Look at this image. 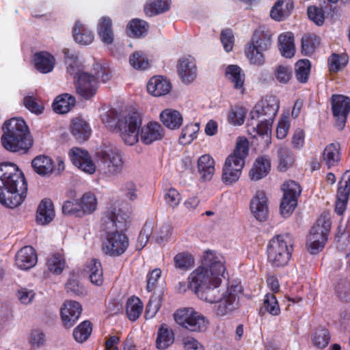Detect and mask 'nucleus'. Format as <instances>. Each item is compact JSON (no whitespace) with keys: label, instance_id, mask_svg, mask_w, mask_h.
<instances>
[{"label":"nucleus","instance_id":"f257e3e1","mask_svg":"<svg viewBox=\"0 0 350 350\" xmlns=\"http://www.w3.org/2000/svg\"><path fill=\"white\" fill-rule=\"evenodd\" d=\"M104 122L113 132L119 133L124 142L129 146L135 144L139 139L144 144L150 145L165 136V129L157 122H149L142 126V119L137 111H131L125 116H116L110 112L106 115Z\"/></svg>","mask_w":350,"mask_h":350},{"label":"nucleus","instance_id":"f03ea898","mask_svg":"<svg viewBox=\"0 0 350 350\" xmlns=\"http://www.w3.org/2000/svg\"><path fill=\"white\" fill-rule=\"evenodd\" d=\"M27 193V183L22 171L11 162L0 163V203L14 208L25 200Z\"/></svg>","mask_w":350,"mask_h":350},{"label":"nucleus","instance_id":"7ed1b4c3","mask_svg":"<svg viewBox=\"0 0 350 350\" xmlns=\"http://www.w3.org/2000/svg\"><path fill=\"white\" fill-rule=\"evenodd\" d=\"M101 228L105 232L102 243L103 252L110 256L123 254L129 245L126 230V219L119 213L116 208L107 209L102 217Z\"/></svg>","mask_w":350,"mask_h":350},{"label":"nucleus","instance_id":"20e7f679","mask_svg":"<svg viewBox=\"0 0 350 350\" xmlns=\"http://www.w3.org/2000/svg\"><path fill=\"white\" fill-rule=\"evenodd\" d=\"M1 137L3 147L11 152L26 154L33 146V139L29 127L22 118L6 120L2 127Z\"/></svg>","mask_w":350,"mask_h":350},{"label":"nucleus","instance_id":"39448f33","mask_svg":"<svg viewBox=\"0 0 350 350\" xmlns=\"http://www.w3.org/2000/svg\"><path fill=\"white\" fill-rule=\"evenodd\" d=\"M279 109V103L275 96H267L256 104L251 111V119L247 124L249 134L254 137L257 135L268 136Z\"/></svg>","mask_w":350,"mask_h":350},{"label":"nucleus","instance_id":"423d86ee","mask_svg":"<svg viewBox=\"0 0 350 350\" xmlns=\"http://www.w3.org/2000/svg\"><path fill=\"white\" fill-rule=\"evenodd\" d=\"M248 153L247 139L239 137L233 152L226 159L223 166L221 180L225 185H231L239 180Z\"/></svg>","mask_w":350,"mask_h":350},{"label":"nucleus","instance_id":"0eeeda50","mask_svg":"<svg viewBox=\"0 0 350 350\" xmlns=\"http://www.w3.org/2000/svg\"><path fill=\"white\" fill-rule=\"evenodd\" d=\"M294 241L288 234L272 237L267 246V262L275 269L288 265L293 254Z\"/></svg>","mask_w":350,"mask_h":350},{"label":"nucleus","instance_id":"6e6552de","mask_svg":"<svg viewBox=\"0 0 350 350\" xmlns=\"http://www.w3.org/2000/svg\"><path fill=\"white\" fill-rule=\"evenodd\" d=\"M271 44L272 33L267 27L260 26L255 29L245 50L250 64L262 66L265 62L263 53L269 50Z\"/></svg>","mask_w":350,"mask_h":350},{"label":"nucleus","instance_id":"1a4fd4ad","mask_svg":"<svg viewBox=\"0 0 350 350\" xmlns=\"http://www.w3.org/2000/svg\"><path fill=\"white\" fill-rule=\"evenodd\" d=\"M223 263L215 253L206 251L204 255L203 264L204 267H199L193 271L189 278L188 287L196 294L200 293L207 286H210L216 276L211 269L217 263Z\"/></svg>","mask_w":350,"mask_h":350},{"label":"nucleus","instance_id":"9d476101","mask_svg":"<svg viewBox=\"0 0 350 350\" xmlns=\"http://www.w3.org/2000/svg\"><path fill=\"white\" fill-rule=\"evenodd\" d=\"M96 156L100 171L106 176L111 177L121 173L124 162L117 150L102 149Z\"/></svg>","mask_w":350,"mask_h":350},{"label":"nucleus","instance_id":"9b49d317","mask_svg":"<svg viewBox=\"0 0 350 350\" xmlns=\"http://www.w3.org/2000/svg\"><path fill=\"white\" fill-rule=\"evenodd\" d=\"M174 318L178 325L190 332H203L208 325L205 317L190 308L177 310Z\"/></svg>","mask_w":350,"mask_h":350},{"label":"nucleus","instance_id":"f8f14e48","mask_svg":"<svg viewBox=\"0 0 350 350\" xmlns=\"http://www.w3.org/2000/svg\"><path fill=\"white\" fill-rule=\"evenodd\" d=\"M67 70L76 79V92L80 96L85 100H90L96 94L98 84L92 74L82 71L75 72L72 64L68 66Z\"/></svg>","mask_w":350,"mask_h":350},{"label":"nucleus","instance_id":"ddd939ff","mask_svg":"<svg viewBox=\"0 0 350 350\" xmlns=\"http://www.w3.org/2000/svg\"><path fill=\"white\" fill-rule=\"evenodd\" d=\"M331 229V221L321 217L312 227L310 232L309 252L312 254L319 253L324 247Z\"/></svg>","mask_w":350,"mask_h":350},{"label":"nucleus","instance_id":"4468645a","mask_svg":"<svg viewBox=\"0 0 350 350\" xmlns=\"http://www.w3.org/2000/svg\"><path fill=\"white\" fill-rule=\"evenodd\" d=\"M284 194L280 204V213L284 217H288L297 206V200L301 194V186L294 180L284 184Z\"/></svg>","mask_w":350,"mask_h":350},{"label":"nucleus","instance_id":"2eb2a0df","mask_svg":"<svg viewBox=\"0 0 350 350\" xmlns=\"http://www.w3.org/2000/svg\"><path fill=\"white\" fill-rule=\"evenodd\" d=\"M211 267V270L214 271L213 273L216 276L213 277L210 286H207L206 289H204L198 295L205 301L215 304L216 301H218L219 299H221L225 293V291H221L219 287L221 283V276L223 275L226 269L223 263L217 262L215 265Z\"/></svg>","mask_w":350,"mask_h":350},{"label":"nucleus","instance_id":"dca6fc26","mask_svg":"<svg viewBox=\"0 0 350 350\" xmlns=\"http://www.w3.org/2000/svg\"><path fill=\"white\" fill-rule=\"evenodd\" d=\"M332 110L336 125L340 129H342L350 112V98L341 94H334L332 96Z\"/></svg>","mask_w":350,"mask_h":350},{"label":"nucleus","instance_id":"f3484780","mask_svg":"<svg viewBox=\"0 0 350 350\" xmlns=\"http://www.w3.org/2000/svg\"><path fill=\"white\" fill-rule=\"evenodd\" d=\"M68 155L72 164L81 171L88 174L96 172V166L88 151L75 147L70 150Z\"/></svg>","mask_w":350,"mask_h":350},{"label":"nucleus","instance_id":"a211bd4d","mask_svg":"<svg viewBox=\"0 0 350 350\" xmlns=\"http://www.w3.org/2000/svg\"><path fill=\"white\" fill-rule=\"evenodd\" d=\"M239 307V299L237 293L232 289L225 290L221 299L215 303L213 310L218 317L228 315L237 309Z\"/></svg>","mask_w":350,"mask_h":350},{"label":"nucleus","instance_id":"6ab92c4d","mask_svg":"<svg viewBox=\"0 0 350 350\" xmlns=\"http://www.w3.org/2000/svg\"><path fill=\"white\" fill-rule=\"evenodd\" d=\"M177 72L185 83L194 81L197 77V67L194 57L191 55H185L180 58L177 64Z\"/></svg>","mask_w":350,"mask_h":350},{"label":"nucleus","instance_id":"aec40b11","mask_svg":"<svg viewBox=\"0 0 350 350\" xmlns=\"http://www.w3.org/2000/svg\"><path fill=\"white\" fill-rule=\"evenodd\" d=\"M81 312L82 307L79 302L66 301L61 308V317L64 326L66 328L72 327L81 316Z\"/></svg>","mask_w":350,"mask_h":350},{"label":"nucleus","instance_id":"412c9836","mask_svg":"<svg viewBox=\"0 0 350 350\" xmlns=\"http://www.w3.org/2000/svg\"><path fill=\"white\" fill-rule=\"evenodd\" d=\"M250 210L258 221L266 220L268 216V199L265 192L258 191L250 201Z\"/></svg>","mask_w":350,"mask_h":350},{"label":"nucleus","instance_id":"4be33fe9","mask_svg":"<svg viewBox=\"0 0 350 350\" xmlns=\"http://www.w3.org/2000/svg\"><path fill=\"white\" fill-rule=\"evenodd\" d=\"M16 264L23 270L33 267L37 262V254L33 247L27 245L21 248L16 254Z\"/></svg>","mask_w":350,"mask_h":350},{"label":"nucleus","instance_id":"5701e85b","mask_svg":"<svg viewBox=\"0 0 350 350\" xmlns=\"http://www.w3.org/2000/svg\"><path fill=\"white\" fill-rule=\"evenodd\" d=\"M271 170V160L267 155L258 157L256 159L252 168L249 172V176L252 180H259L268 175Z\"/></svg>","mask_w":350,"mask_h":350},{"label":"nucleus","instance_id":"b1692460","mask_svg":"<svg viewBox=\"0 0 350 350\" xmlns=\"http://www.w3.org/2000/svg\"><path fill=\"white\" fill-rule=\"evenodd\" d=\"M341 160L340 145L338 142L325 146L322 153V161L328 169L338 166Z\"/></svg>","mask_w":350,"mask_h":350},{"label":"nucleus","instance_id":"393cba45","mask_svg":"<svg viewBox=\"0 0 350 350\" xmlns=\"http://www.w3.org/2000/svg\"><path fill=\"white\" fill-rule=\"evenodd\" d=\"M54 206L49 198L43 199L39 204L36 212V221L38 224L46 225L53 221L55 217Z\"/></svg>","mask_w":350,"mask_h":350},{"label":"nucleus","instance_id":"a878e982","mask_svg":"<svg viewBox=\"0 0 350 350\" xmlns=\"http://www.w3.org/2000/svg\"><path fill=\"white\" fill-rule=\"evenodd\" d=\"M170 82L161 76L152 77L147 84V91L154 96H161L170 92Z\"/></svg>","mask_w":350,"mask_h":350},{"label":"nucleus","instance_id":"bb28decb","mask_svg":"<svg viewBox=\"0 0 350 350\" xmlns=\"http://www.w3.org/2000/svg\"><path fill=\"white\" fill-rule=\"evenodd\" d=\"M35 68L41 73L51 72L55 64V57L49 52L40 51L33 55Z\"/></svg>","mask_w":350,"mask_h":350},{"label":"nucleus","instance_id":"cd10ccee","mask_svg":"<svg viewBox=\"0 0 350 350\" xmlns=\"http://www.w3.org/2000/svg\"><path fill=\"white\" fill-rule=\"evenodd\" d=\"M160 120L163 124L171 130L179 129L183 124L182 114L173 109H165L160 113Z\"/></svg>","mask_w":350,"mask_h":350},{"label":"nucleus","instance_id":"c85d7f7f","mask_svg":"<svg viewBox=\"0 0 350 350\" xmlns=\"http://www.w3.org/2000/svg\"><path fill=\"white\" fill-rule=\"evenodd\" d=\"M31 166L36 173L42 176H50L54 170L53 159L45 155H38L31 161Z\"/></svg>","mask_w":350,"mask_h":350},{"label":"nucleus","instance_id":"c756f323","mask_svg":"<svg viewBox=\"0 0 350 350\" xmlns=\"http://www.w3.org/2000/svg\"><path fill=\"white\" fill-rule=\"evenodd\" d=\"M198 170L204 181L211 180L215 173V161L209 154H203L198 160Z\"/></svg>","mask_w":350,"mask_h":350},{"label":"nucleus","instance_id":"7c9ffc66","mask_svg":"<svg viewBox=\"0 0 350 350\" xmlns=\"http://www.w3.org/2000/svg\"><path fill=\"white\" fill-rule=\"evenodd\" d=\"M278 48L281 55L286 58H291L295 53L294 34L287 31L278 37Z\"/></svg>","mask_w":350,"mask_h":350},{"label":"nucleus","instance_id":"2f4dec72","mask_svg":"<svg viewBox=\"0 0 350 350\" xmlns=\"http://www.w3.org/2000/svg\"><path fill=\"white\" fill-rule=\"evenodd\" d=\"M70 129L72 135L80 142L86 141L91 133V129L88 123L81 118L74 119L72 121Z\"/></svg>","mask_w":350,"mask_h":350},{"label":"nucleus","instance_id":"473e14b6","mask_svg":"<svg viewBox=\"0 0 350 350\" xmlns=\"http://www.w3.org/2000/svg\"><path fill=\"white\" fill-rule=\"evenodd\" d=\"M294 8L292 0H278L270 12L271 17L277 21H283Z\"/></svg>","mask_w":350,"mask_h":350},{"label":"nucleus","instance_id":"72a5a7b5","mask_svg":"<svg viewBox=\"0 0 350 350\" xmlns=\"http://www.w3.org/2000/svg\"><path fill=\"white\" fill-rule=\"evenodd\" d=\"M76 104L75 96L65 93L57 96L54 100L52 107L57 113L64 114L69 112Z\"/></svg>","mask_w":350,"mask_h":350},{"label":"nucleus","instance_id":"f704fd0d","mask_svg":"<svg viewBox=\"0 0 350 350\" xmlns=\"http://www.w3.org/2000/svg\"><path fill=\"white\" fill-rule=\"evenodd\" d=\"M225 75L226 77L233 84L234 89L241 90L242 93L244 92L245 74L239 66L234 64L228 66Z\"/></svg>","mask_w":350,"mask_h":350},{"label":"nucleus","instance_id":"c9c22d12","mask_svg":"<svg viewBox=\"0 0 350 350\" xmlns=\"http://www.w3.org/2000/svg\"><path fill=\"white\" fill-rule=\"evenodd\" d=\"M170 4V0H147L144 12L147 16L152 17L168 11Z\"/></svg>","mask_w":350,"mask_h":350},{"label":"nucleus","instance_id":"e433bc0d","mask_svg":"<svg viewBox=\"0 0 350 350\" xmlns=\"http://www.w3.org/2000/svg\"><path fill=\"white\" fill-rule=\"evenodd\" d=\"M97 32L103 43L110 44L113 42L114 36L112 29V21L109 16H103L100 19Z\"/></svg>","mask_w":350,"mask_h":350},{"label":"nucleus","instance_id":"4c0bfd02","mask_svg":"<svg viewBox=\"0 0 350 350\" xmlns=\"http://www.w3.org/2000/svg\"><path fill=\"white\" fill-rule=\"evenodd\" d=\"M72 33L75 42L81 45H88L94 40L92 31L79 21L75 23Z\"/></svg>","mask_w":350,"mask_h":350},{"label":"nucleus","instance_id":"58836bf2","mask_svg":"<svg viewBox=\"0 0 350 350\" xmlns=\"http://www.w3.org/2000/svg\"><path fill=\"white\" fill-rule=\"evenodd\" d=\"M86 271L89 273L92 284L98 286L103 284V270L101 262L98 260L92 258L86 265Z\"/></svg>","mask_w":350,"mask_h":350},{"label":"nucleus","instance_id":"ea45409f","mask_svg":"<svg viewBox=\"0 0 350 350\" xmlns=\"http://www.w3.org/2000/svg\"><path fill=\"white\" fill-rule=\"evenodd\" d=\"M149 29L148 23L142 19L133 18L127 25L128 35L133 38H140L146 35Z\"/></svg>","mask_w":350,"mask_h":350},{"label":"nucleus","instance_id":"a19ab883","mask_svg":"<svg viewBox=\"0 0 350 350\" xmlns=\"http://www.w3.org/2000/svg\"><path fill=\"white\" fill-rule=\"evenodd\" d=\"M143 303L139 298L132 296L128 299L126 304V313L128 319L135 321L139 319L143 311Z\"/></svg>","mask_w":350,"mask_h":350},{"label":"nucleus","instance_id":"79ce46f5","mask_svg":"<svg viewBox=\"0 0 350 350\" xmlns=\"http://www.w3.org/2000/svg\"><path fill=\"white\" fill-rule=\"evenodd\" d=\"M174 341V332L167 328V326L163 324L159 327L156 340L157 347L159 349H165L169 347Z\"/></svg>","mask_w":350,"mask_h":350},{"label":"nucleus","instance_id":"37998d69","mask_svg":"<svg viewBox=\"0 0 350 350\" xmlns=\"http://www.w3.org/2000/svg\"><path fill=\"white\" fill-rule=\"evenodd\" d=\"M268 312L272 316L280 314V308L274 294L267 293L265 296L262 306L259 310V315L263 316Z\"/></svg>","mask_w":350,"mask_h":350},{"label":"nucleus","instance_id":"c03bdc74","mask_svg":"<svg viewBox=\"0 0 350 350\" xmlns=\"http://www.w3.org/2000/svg\"><path fill=\"white\" fill-rule=\"evenodd\" d=\"M311 70V62L307 59L297 61L295 64V75L298 82L306 83L308 81Z\"/></svg>","mask_w":350,"mask_h":350},{"label":"nucleus","instance_id":"a18cd8bd","mask_svg":"<svg viewBox=\"0 0 350 350\" xmlns=\"http://www.w3.org/2000/svg\"><path fill=\"white\" fill-rule=\"evenodd\" d=\"M320 44V38L313 33H308L301 38V53L311 56Z\"/></svg>","mask_w":350,"mask_h":350},{"label":"nucleus","instance_id":"49530a36","mask_svg":"<svg viewBox=\"0 0 350 350\" xmlns=\"http://www.w3.org/2000/svg\"><path fill=\"white\" fill-rule=\"evenodd\" d=\"M46 265L49 272L60 275L65 268L66 261L63 255L55 253L48 257Z\"/></svg>","mask_w":350,"mask_h":350},{"label":"nucleus","instance_id":"de8ad7c7","mask_svg":"<svg viewBox=\"0 0 350 350\" xmlns=\"http://www.w3.org/2000/svg\"><path fill=\"white\" fill-rule=\"evenodd\" d=\"M194 258L188 252L178 253L174 257V267L182 271H188L194 266Z\"/></svg>","mask_w":350,"mask_h":350},{"label":"nucleus","instance_id":"09e8293b","mask_svg":"<svg viewBox=\"0 0 350 350\" xmlns=\"http://www.w3.org/2000/svg\"><path fill=\"white\" fill-rule=\"evenodd\" d=\"M129 63L135 70H145L150 68L147 55L142 51H135L129 57Z\"/></svg>","mask_w":350,"mask_h":350},{"label":"nucleus","instance_id":"8fccbe9b","mask_svg":"<svg viewBox=\"0 0 350 350\" xmlns=\"http://www.w3.org/2000/svg\"><path fill=\"white\" fill-rule=\"evenodd\" d=\"M92 332V323L90 321H84L74 329L72 334L77 342L82 343L89 338Z\"/></svg>","mask_w":350,"mask_h":350},{"label":"nucleus","instance_id":"3c124183","mask_svg":"<svg viewBox=\"0 0 350 350\" xmlns=\"http://www.w3.org/2000/svg\"><path fill=\"white\" fill-rule=\"evenodd\" d=\"M200 129L199 123H190L187 124L182 130L179 137V142L185 145L191 143L197 137Z\"/></svg>","mask_w":350,"mask_h":350},{"label":"nucleus","instance_id":"603ef678","mask_svg":"<svg viewBox=\"0 0 350 350\" xmlns=\"http://www.w3.org/2000/svg\"><path fill=\"white\" fill-rule=\"evenodd\" d=\"M67 293L74 295L85 296L87 294L85 288L79 282L78 276L74 273L70 274L65 285Z\"/></svg>","mask_w":350,"mask_h":350},{"label":"nucleus","instance_id":"864d4df0","mask_svg":"<svg viewBox=\"0 0 350 350\" xmlns=\"http://www.w3.org/2000/svg\"><path fill=\"white\" fill-rule=\"evenodd\" d=\"M246 114L247 110L245 107L236 105L229 111L228 120L234 126H241L245 122Z\"/></svg>","mask_w":350,"mask_h":350},{"label":"nucleus","instance_id":"5fc2aeb1","mask_svg":"<svg viewBox=\"0 0 350 350\" xmlns=\"http://www.w3.org/2000/svg\"><path fill=\"white\" fill-rule=\"evenodd\" d=\"M348 63V57L345 54L332 53L327 59L329 70L336 73Z\"/></svg>","mask_w":350,"mask_h":350},{"label":"nucleus","instance_id":"6e6d98bb","mask_svg":"<svg viewBox=\"0 0 350 350\" xmlns=\"http://www.w3.org/2000/svg\"><path fill=\"white\" fill-rule=\"evenodd\" d=\"M93 71L94 74L92 75L98 81V84L99 83V82L105 83L111 79V70L109 68V67L105 64H103L100 63L94 64Z\"/></svg>","mask_w":350,"mask_h":350},{"label":"nucleus","instance_id":"4d7b16f0","mask_svg":"<svg viewBox=\"0 0 350 350\" xmlns=\"http://www.w3.org/2000/svg\"><path fill=\"white\" fill-rule=\"evenodd\" d=\"M330 339V333L327 329L318 328L312 336V342L316 347L324 349L329 343Z\"/></svg>","mask_w":350,"mask_h":350},{"label":"nucleus","instance_id":"13d9d810","mask_svg":"<svg viewBox=\"0 0 350 350\" xmlns=\"http://www.w3.org/2000/svg\"><path fill=\"white\" fill-rule=\"evenodd\" d=\"M79 202L81 206V210H83V216L85 214H90L93 213L96 208V198L92 193H84Z\"/></svg>","mask_w":350,"mask_h":350},{"label":"nucleus","instance_id":"bf43d9fd","mask_svg":"<svg viewBox=\"0 0 350 350\" xmlns=\"http://www.w3.org/2000/svg\"><path fill=\"white\" fill-rule=\"evenodd\" d=\"M62 213L67 215L83 216V210L77 200H67L62 206Z\"/></svg>","mask_w":350,"mask_h":350},{"label":"nucleus","instance_id":"052dcab7","mask_svg":"<svg viewBox=\"0 0 350 350\" xmlns=\"http://www.w3.org/2000/svg\"><path fill=\"white\" fill-rule=\"evenodd\" d=\"M279 163L278 169L281 172H285L292 165L294 159L291 152L284 148L280 149L278 152Z\"/></svg>","mask_w":350,"mask_h":350},{"label":"nucleus","instance_id":"680f3d73","mask_svg":"<svg viewBox=\"0 0 350 350\" xmlns=\"http://www.w3.org/2000/svg\"><path fill=\"white\" fill-rule=\"evenodd\" d=\"M308 18L316 25L321 26L325 21V13L321 8L310 5L308 8Z\"/></svg>","mask_w":350,"mask_h":350},{"label":"nucleus","instance_id":"e2e57ef3","mask_svg":"<svg viewBox=\"0 0 350 350\" xmlns=\"http://www.w3.org/2000/svg\"><path fill=\"white\" fill-rule=\"evenodd\" d=\"M164 200L167 205L174 208L180 204L181 196L176 189L172 187L166 191Z\"/></svg>","mask_w":350,"mask_h":350},{"label":"nucleus","instance_id":"0e129e2a","mask_svg":"<svg viewBox=\"0 0 350 350\" xmlns=\"http://www.w3.org/2000/svg\"><path fill=\"white\" fill-rule=\"evenodd\" d=\"M275 76L280 83H286L292 77L291 69L288 66L280 65L275 69Z\"/></svg>","mask_w":350,"mask_h":350},{"label":"nucleus","instance_id":"69168bd1","mask_svg":"<svg viewBox=\"0 0 350 350\" xmlns=\"http://www.w3.org/2000/svg\"><path fill=\"white\" fill-rule=\"evenodd\" d=\"M23 104L25 107L31 113L40 114L44 110L42 104H39L36 98L31 96H27L23 98Z\"/></svg>","mask_w":350,"mask_h":350},{"label":"nucleus","instance_id":"338daca9","mask_svg":"<svg viewBox=\"0 0 350 350\" xmlns=\"http://www.w3.org/2000/svg\"><path fill=\"white\" fill-rule=\"evenodd\" d=\"M220 40L224 49L226 52H230L232 50L234 38L231 29H226L222 30L220 36Z\"/></svg>","mask_w":350,"mask_h":350},{"label":"nucleus","instance_id":"774afa93","mask_svg":"<svg viewBox=\"0 0 350 350\" xmlns=\"http://www.w3.org/2000/svg\"><path fill=\"white\" fill-rule=\"evenodd\" d=\"M336 291L339 299L345 302H350V284L347 282H338Z\"/></svg>","mask_w":350,"mask_h":350}]
</instances>
